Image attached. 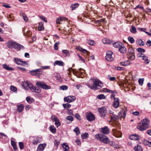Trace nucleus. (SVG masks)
Instances as JSON below:
<instances>
[{"mask_svg":"<svg viewBox=\"0 0 151 151\" xmlns=\"http://www.w3.org/2000/svg\"><path fill=\"white\" fill-rule=\"evenodd\" d=\"M87 86L91 89L96 90L102 87L103 86V84L99 80L93 79L89 82Z\"/></svg>","mask_w":151,"mask_h":151,"instance_id":"obj_1","label":"nucleus"},{"mask_svg":"<svg viewBox=\"0 0 151 151\" xmlns=\"http://www.w3.org/2000/svg\"><path fill=\"white\" fill-rule=\"evenodd\" d=\"M149 121L147 119H145L140 122L139 124L137 126V128L141 131L145 130L149 127Z\"/></svg>","mask_w":151,"mask_h":151,"instance_id":"obj_2","label":"nucleus"},{"mask_svg":"<svg viewBox=\"0 0 151 151\" xmlns=\"http://www.w3.org/2000/svg\"><path fill=\"white\" fill-rule=\"evenodd\" d=\"M95 136L98 140L104 144H108L110 142L109 138L103 134L99 133L96 134Z\"/></svg>","mask_w":151,"mask_h":151,"instance_id":"obj_3","label":"nucleus"},{"mask_svg":"<svg viewBox=\"0 0 151 151\" xmlns=\"http://www.w3.org/2000/svg\"><path fill=\"white\" fill-rule=\"evenodd\" d=\"M6 45L9 48H14L17 49L23 47L22 46L12 41H9L6 43Z\"/></svg>","mask_w":151,"mask_h":151,"instance_id":"obj_4","label":"nucleus"},{"mask_svg":"<svg viewBox=\"0 0 151 151\" xmlns=\"http://www.w3.org/2000/svg\"><path fill=\"white\" fill-rule=\"evenodd\" d=\"M126 112L125 110H123L120 111L119 113V116L114 114L111 116V120L114 121H116L119 118L123 117L124 118L126 116Z\"/></svg>","mask_w":151,"mask_h":151,"instance_id":"obj_5","label":"nucleus"},{"mask_svg":"<svg viewBox=\"0 0 151 151\" xmlns=\"http://www.w3.org/2000/svg\"><path fill=\"white\" fill-rule=\"evenodd\" d=\"M22 86L26 90L30 89L32 87V85L31 83L28 81H24L22 83Z\"/></svg>","mask_w":151,"mask_h":151,"instance_id":"obj_6","label":"nucleus"},{"mask_svg":"<svg viewBox=\"0 0 151 151\" xmlns=\"http://www.w3.org/2000/svg\"><path fill=\"white\" fill-rule=\"evenodd\" d=\"M113 52L111 51H108L106 52V55L105 58L106 60L109 61H112L114 60V58L112 56Z\"/></svg>","mask_w":151,"mask_h":151,"instance_id":"obj_7","label":"nucleus"},{"mask_svg":"<svg viewBox=\"0 0 151 151\" xmlns=\"http://www.w3.org/2000/svg\"><path fill=\"white\" fill-rule=\"evenodd\" d=\"M111 97L114 98V101L113 103V106L115 108H117L119 106V100L118 98H116L114 97V95H112L111 96Z\"/></svg>","mask_w":151,"mask_h":151,"instance_id":"obj_8","label":"nucleus"},{"mask_svg":"<svg viewBox=\"0 0 151 151\" xmlns=\"http://www.w3.org/2000/svg\"><path fill=\"white\" fill-rule=\"evenodd\" d=\"M98 111L101 116H105L107 112L106 109L104 107H102L101 108H99L98 109Z\"/></svg>","mask_w":151,"mask_h":151,"instance_id":"obj_9","label":"nucleus"},{"mask_svg":"<svg viewBox=\"0 0 151 151\" xmlns=\"http://www.w3.org/2000/svg\"><path fill=\"white\" fill-rule=\"evenodd\" d=\"M86 117L87 119L89 121H92L95 119L94 115L91 113H87L86 114Z\"/></svg>","mask_w":151,"mask_h":151,"instance_id":"obj_10","label":"nucleus"},{"mask_svg":"<svg viewBox=\"0 0 151 151\" xmlns=\"http://www.w3.org/2000/svg\"><path fill=\"white\" fill-rule=\"evenodd\" d=\"M76 99V97L73 96H69L64 98L65 102L68 103L72 102Z\"/></svg>","mask_w":151,"mask_h":151,"instance_id":"obj_11","label":"nucleus"},{"mask_svg":"<svg viewBox=\"0 0 151 151\" xmlns=\"http://www.w3.org/2000/svg\"><path fill=\"white\" fill-rule=\"evenodd\" d=\"M30 73L32 75H35L38 76V75H40L42 74V70L41 69H36L31 71Z\"/></svg>","mask_w":151,"mask_h":151,"instance_id":"obj_12","label":"nucleus"},{"mask_svg":"<svg viewBox=\"0 0 151 151\" xmlns=\"http://www.w3.org/2000/svg\"><path fill=\"white\" fill-rule=\"evenodd\" d=\"M36 85L43 89H47V84L43 82H38L36 83Z\"/></svg>","mask_w":151,"mask_h":151,"instance_id":"obj_13","label":"nucleus"},{"mask_svg":"<svg viewBox=\"0 0 151 151\" xmlns=\"http://www.w3.org/2000/svg\"><path fill=\"white\" fill-rule=\"evenodd\" d=\"M84 71V70L81 68H80L78 70L75 69H72L73 73L74 74L82 75Z\"/></svg>","mask_w":151,"mask_h":151,"instance_id":"obj_14","label":"nucleus"},{"mask_svg":"<svg viewBox=\"0 0 151 151\" xmlns=\"http://www.w3.org/2000/svg\"><path fill=\"white\" fill-rule=\"evenodd\" d=\"M113 135L116 137H120L122 136V134L121 132L118 131L116 129H112Z\"/></svg>","mask_w":151,"mask_h":151,"instance_id":"obj_15","label":"nucleus"},{"mask_svg":"<svg viewBox=\"0 0 151 151\" xmlns=\"http://www.w3.org/2000/svg\"><path fill=\"white\" fill-rule=\"evenodd\" d=\"M101 132L104 134H108L109 133V129L107 126H105L101 129Z\"/></svg>","mask_w":151,"mask_h":151,"instance_id":"obj_16","label":"nucleus"},{"mask_svg":"<svg viewBox=\"0 0 151 151\" xmlns=\"http://www.w3.org/2000/svg\"><path fill=\"white\" fill-rule=\"evenodd\" d=\"M14 60L16 63L17 65H24L26 64V62L22 61L19 58H15Z\"/></svg>","mask_w":151,"mask_h":151,"instance_id":"obj_17","label":"nucleus"},{"mask_svg":"<svg viewBox=\"0 0 151 151\" xmlns=\"http://www.w3.org/2000/svg\"><path fill=\"white\" fill-rule=\"evenodd\" d=\"M68 19L67 18L64 17H60L57 18L56 20V23L57 24H61L62 23L61 22L63 20L67 21Z\"/></svg>","mask_w":151,"mask_h":151,"instance_id":"obj_18","label":"nucleus"},{"mask_svg":"<svg viewBox=\"0 0 151 151\" xmlns=\"http://www.w3.org/2000/svg\"><path fill=\"white\" fill-rule=\"evenodd\" d=\"M31 90L32 92H35L37 93H39L41 91V89L39 88H37L33 86L31 88Z\"/></svg>","mask_w":151,"mask_h":151,"instance_id":"obj_19","label":"nucleus"},{"mask_svg":"<svg viewBox=\"0 0 151 151\" xmlns=\"http://www.w3.org/2000/svg\"><path fill=\"white\" fill-rule=\"evenodd\" d=\"M129 138L131 140H138L139 139V137L136 134H132L129 136Z\"/></svg>","mask_w":151,"mask_h":151,"instance_id":"obj_20","label":"nucleus"},{"mask_svg":"<svg viewBox=\"0 0 151 151\" xmlns=\"http://www.w3.org/2000/svg\"><path fill=\"white\" fill-rule=\"evenodd\" d=\"M132 64L131 62L129 60H127L125 61H122L120 63V65L124 66H126L130 65Z\"/></svg>","mask_w":151,"mask_h":151,"instance_id":"obj_21","label":"nucleus"},{"mask_svg":"<svg viewBox=\"0 0 151 151\" xmlns=\"http://www.w3.org/2000/svg\"><path fill=\"white\" fill-rule=\"evenodd\" d=\"M46 145V144H40L37 148V151H43Z\"/></svg>","mask_w":151,"mask_h":151,"instance_id":"obj_22","label":"nucleus"},{"mask_svg":"<svg viewBox=\"0 0 151 151\" xmlns=\"http://www.w3.org/2000/svg\"><path fill=\"white\" fill-rule=\"evenodd\" d=\"M54 65H58L60 66H63L64 65L63 62L61 60H56L54 63Z\"/></svg>","mask_w":151,"mask_h":151,"instance_id":"obj_23","label":"nucleus"},{"mask_svg":"<svg viewBox=\"0 0 151 151\" xmlns=\"http://www.w3.org/2000/svg\"><path fill=\"white\" fill-rule=\"evenodd\" d=\"M128 58L129 60H134L135 59V55L134 53H128Z\"/></svg>","mask_w":151,"mask_h":151,"instance_id":"obj_24","label":"nucleus"},{"mask_svg":"<svg viewBox=\"0 0 151 151\" xmlns=\"http://www.w3.org/2000/svg\"><path fill=\"white\" fill-rule=\"evenodd\" d=\"M134 150L135 151H142L143 149L142 146L139 145L135 146L134 147Z\"/></svg>","mask_w":151,"mask_h":151,"instance_id":"obj_25","label":"nucleus"},{"mask_svg":"<svg viewBox=\"0 0 151 151\" xmlns=\"http://www.w3.org/2000/svg\"><path fill=\"white\" fill-rule=\"evenodd\" d=\"M49 129V130L53 134L55 133L56 132V129L53 125H51L50 126Z\"/></svg>","mask_w":151,"mask_h":151,"instance_id":"obj_26","label":"nucleus"},{"mask_svg":"<svg viewBox=\"0 0 151 151\" xmlns=\"http://www.w3.org/2000/svg\"><path fill=\"white\" fill-rule=\"evenodd\" d=\"M122 44V43L118 42L114 43L113 45L114 47L116 48H119V49Z\"/></svg>","mask_w":151,"mask_h":151,"instance_id":"obj_27","label":"nucleus"},{"mask_svg":"<svg viewBox=\"0 0 151 151\" xmlns=\"http://www.w3.org/2000/svg\"><path fill=\"white\" fill-rule=\"evenodd\" d=\"M66 119L68 123H69L73 121V118L71 116H68L66 118Z\"/></svg>","mask_w":151,"mask_h":151,"instance_id":"obj_28","label":"nucleus"},{"mask_svg":"<svg viewBox=\"0 0 151 151\" xmlns=\"http://www.w3.org/2000/svg\"><path fill=\"white\" fill-rule=\"evenodd\" d=\"M4 68L7 70H13L14 69L10 67H9L6 64H4L2 65Z\"/></svg>","mask_w":151,"mask_h":151,"instance_id":"obj_29","label":"nucleus"},{"mask_svg":"<svg viewBox=\"0 0 151 151\" xmlns=\"http://www.w3.org/2000/svg\"><path fill=\"white\" fill-rule=\"evenodd\" d=\"M62 146L65 151H68L69 148L68 145L65 143H63L62 144Z\"/></svg>","mask_w":151,"mask_h":151,"instance_id":"obj_30","label":"nucleus"},{"mask_svg":"<svg viewBox=\"0 0 151 151\" xmlns=\"http://www.w3.org/2000/svg\"><path fill=\"white\" fill-rule=\"evenodd\" d=\"M119 51L123 53H124L126 52V49L124 47H122L121 46L119 49Z\"/></svg>","mask_w":151,"mask_h":151,"instance_id":"obj_31","label":"nucleus"},{"mask_svg":"<svg viewBox=\"0 0 151 151\" xmlns=\"http://www.w3.org/2000/svg\"><path fill=\"white\" fill-rule=\"evenodd\" d=\"M137 44L140 46H143L145 44L144 42L141 39L137 40Z\"/></svg>","mask_w":151,"mask_h":151,"instance_id":"obj_32","label":"nucleus"},{"mask_svg":"<svg viewBox=\"0 0 151 151\" xmlns=\"http://www.w3.org/2000/svg\"><path fill=\"white\" fill-rule=\"evenodd\" d=\"M43 24V22H41L39 23L38 27V29L39 31H41L44 29Z\"/></svg>","mask_w":151,"mask_h":151,"instance_id":"obj_33","label":"nucleus"},{"mask_svg":"<svg viewBox=\"0 0 151 151\" xmlns=\"http://www.w3.org/2000/svg\"><path fill=\"white\" fill-rule=\"evenodd\" d=\"M101 91L102 92H109L111 93H113V91L110 90L106 88H104L103 89H102L101 90Z\"/></svg>","mask_w":151,"mask_h":151,"instance_id":"obj_34","label":"nucleus"},{"mask_svg":"<svg viewBox=\"0 0 151 151\" xmlns=\"http://www.w3.org/2000/svg\"><path fill=\"white\" fill-rule=\"evenodd\" d=\"M142 59L145 61V63L146 64H148L150 62V61L149 60L148 57L147 56L145 55L144 56H143Z\"/></svg>","mask_w":151,"mask_h":151,"instance_id":"obj_35","label":"nucleus"},{"mask_svg":"<svg viewBox=\"0 0 151 151\" xmlns=\"http://www.w3.org/2000/svg\"><path fill=\"white\" fill-rule=\"evenodd\" d=\"M26 101L29 103H31L34 101V100L33 98H31L30 97H27L26 98Z\"/></svg>","mask_w":151,"mask_h":151,"instance_id":"obj_36","label":"nucleus"},{"mask_svg":"<svg viewBox=\"0 0 151 151\" xmlns=\"http://www.w3.org/2000/svg\"><path fill=\"white\" fill-rule=\"evenodd\" d=\"M62 52L63 54L65 55L66 56H70L69 52L68 50H63Z\"/></svg>","mask_w":151,"mask_h":151,"instance_id":"obj_37","label":"nucleus"},{"mask_svg":"<svg viewBox=\"0 0 151 151\" xmlns=\"http://www.w3.org/2000/svg\"><path fill=\"white\" fill-rule=\"evenodd\" d=\"M86 42L88 44L91 45H93L94 44V42L93 40H87Z\"/></svg>","mask_w":151,"mask_h":151,"instance_id":"obj_38","label":"nucleus"},{"mask_svg":"<svg viewBox=\"0 0 151 151\" xmlns=\"http://www.w3.org/2000/svg\"><path fill=\"white\" fill-rule=\"evenodd\" d=\"M11 145L13 147L14 149L16 150L17 149V147L16 142L14 141L11 140Z\"/></svg>","mask_w":151,"mask_h":151,"instance_id":"obj_39","label":"nucleus"},{"mask_svg":"<svg viewBox=\"0 0 151 151\" xmlns=\"http://www.w3.org/2000/svg\"><path fill=\"white\" fill-rule=\"evenodd\" d=\"M130 31L132 33H135L137 32L136 29L134 26H132L130 29Z\"/></svg>","mask_w":151,"mask_h":151,"instance_id":"obj_40","label":"nucleus"},{"mask_svg":"<svg viewBox=\"0 0 151 151\" xmlns=\"http://www.w3.org/2000/svg\"><path fill=\"white\" fill-rule=\"evenodd\" d=\"M79 6V4L77 3H76L72 4L71 6V7L72 8V10H73L75 9L76 8L78 7Z\"/></svg>","mask_w":151,"mask_h":151,"instance_id":"obj_41","label":"nucleus"},{"mask_svg":"<svg viewBox=\"0 0 151 151\" xmlns=\"http://www.w3.org/2000/svg\"><path fill=\"white\" fill-rule=\"evenodd\" d=\"M40 141L39 140L38 137L36 138V139L34 140L33 142V144L34 145H37V143H39Z\"/></svg>","mask_w":151,"mask_h":151,"instance_id":"obj_42","label":"nucleus"},{"mask_svg":"<svg viewBox=\"0 0 151 151\" xmlns=\"http://www.w3.org/2000/svg\"><path fill=\"white\" fill-rule=\"evenodd\" d=\"M97 98L98 99H105L106 97L104 95L101 94L98 95Z\"/></svg>","mask_w":151,"mask_h":151,"instance_id":"obj_43","label":"nucleus"},{"mask_svg":"<svg viewBox=\"0 0 151 151\" xmlns=\"http://www.w3.org/2000/svg\"><path fill=\"white\" fill-rule=\"evenodd\" d=\"M22 16L23 19L25 22H27L28 21V19L25 14L24 13H23L22 14Z\"/></svg>","mask_w":151,"mask_h":151,"instance_id":"obj_44","label":"nucleus"},{"mask_svg":"<svg viewBox=\"0 0 151 151\" xmlns=\"http://www.w3.org/2000/svg\"><path fill=\"white\" fill-rule=\"evenodd\" d=\"M129 41L131 43H133L134 42V40L132 37H129L128 38Z\"/></svg>","mask_w":151,"mask_h":151,"instance_id":"obj_45","label":"nucleus"},{"mask_svg":"<svg viewBox=\"0 0 151 151\" xmlns=\"http://www.w3.org/2000/svg\"><path fill=\"white\" fill-rule=\"evenodd\" d=\"M105 22V20L104 19H101L99 20H96V22L99 25L101 24V23H104Z\"/></svg>","mask_w":151,"mask_h":151,"instance_id":"obj_46","label":"nucleus"},{"mask_svg":"<svg viewBox=\"0 0 151 151\" xmlns=\"http://www.w3.org/2000/svg\"><path fill=\"white\" fill-rule=\"evenodd\" d=\"M73 131L76 133L77 135L78 134L80 133V130L78 127H76L73 130Z\"/></svg>","mask_w":151,"mask_h":151,"instance_id":"obj_47","label":"nucleus"},{"mask_svg":"<svg viewBox=\"0 0 151 151\" xmlns=\"http://www.w3.org/2000/svg\"><path fill=\"white\" fill-rule=\"evenodd\" d=\"M24 106L23 105H21L18 106V111L20 112H21L23 110Z\"/></svg>","mask_w":151,"mask_h":151,"instance_id":"obj_48","label":"nucleus"},{"mask_svg":"<svg viewBox=\"0 0 151 151\" xmlns=\"http://www.w3.org/2000/svg\"><path fill=\"white\" fill-rule=\"evenodd\" d=\"M63 106L64 108L67 109L68 108H70L71 107V105L70 104L66 103L65 104H63Z\"/></svg>","mask_w":151,"mask_h":151,"instance_id":"obj_49","label":"nucleus"},{"mask_svg":"<svg viewBox=\"0 0 151 151\" xmlns=\"http://www.w3.org/2000/svg\"><path fill=\"white\" fill-rule=\"evenodd\" d=\"M51 119L55 122H58V120H59L54 115H52Z\"/></svg>","mask_w":151,"mask_h":151,"instance_id":"obj_50","label":"nucleus"},{"mask_svg":"<svg viewBox=\"0 0 151 151\" xmlns=\"http://www.w3.org/2000/svg\"><path fill=\"white\" fill-rule=\"evenodd\" d=\"M88 134L87 133H85L81 135V137L83 139H85L88 137Z\"/></svg>","mask_w":151,"mask_h":151,"instance_id":"obj_51","label":"nucleus"},{"mask_svg":"<svg viewBox=\"0 0 151 151\" xmlns=\"http://www.w3.org/2000/svg\"><path fill=\"white\" fill-rule=\"evenodd\" d=\"M60 143V142L58 140H55L54 141V146L57 148Z\"/></svg>","mask_w":151,"mask_h":151,"instance_id":"obj_52","label":"nucleus"},{"mask_svg":"<svg viewBox=\"0 0 151 151\" xmlns=\"http://www.w3.org/2000/svg\"><path fill=\"white\" fill-rule=\"evenodd\" d=\"M144 79L143 78H139L138 80V83L139 85L142 86L143 84Z\"/></svg>","mask_w":151,"mask_h":151,"instance_id":"obj_53","label":"nucleus"},{"mask_svg":"<svg viewBox=\"0 0 151 151\" xmlns=\"http://www.w3.org/2000/svg\"><path fill=\"white\" fill-rule=\"evenodd\" d=\"M108 78L109 79L110 81H114L116 80V78L115 77H111L109 75L108 76Z\"/></svg>","mask_w":151,"mask_h":151,"instance_id":"obj_54","label":"nucleus"},{"mask_svg":"<svg viewBox=\"0 0 151 151\" xmlns=\"http://www.w3.org/2000/svg\"><path fill=\"white\" fill-rule=\"evenodd\" d=\"M60 88L63 90H66L68 89V87L66 86H62L60 87Z\"/></svg>","mask_w":151,"mask_h":151,"instance_id":"obj_55","label":"nucleus"},{"mask_svg":"<svg viewBox=\"0 0 151 151\" xmlns=\"http://www.w3.org/2000/svg\"><path fill=\"white\" fill-rule=\"evenodd\" d=\"M60 42L59 41L57 42L54 44V49L55 50H57L58 49V45L59 44Z\"/></svg>","mask_w":151,"mask_h":151,"instance_id":"obj_56","label":"nucleus"},{"mask_svg":"<svg viewBox=\"0 0 151 151\" xmlns=\"http://www.w3.org/2000/svg\"><path fill=\"white\" fill-rule=\"evenodd\" d=\"M67 114L70 115H73V111L70 109H68V112Z\"/></svg>","mask_w":151,"mask_h":151,"instance_id":"obj_57","label":"nucleus"},{"mask_svg":"<svg viewBox=\"0 0 151 151\" xmlns=\"http://www.w3.org/2000/svg\"><path fill=\"white\" fill-rule=\"evenodd\" d=\"M10 89L12 91L15 92L17 91V88L14 86H12L10 87Z\"/></svg>","mask_w":151,"mask_h":151,"instance_id":"obj_58","label":"nucleus"},{"mask_svg":"<svg viewBox=\"0 0 151 151\" xmlns=\"http://www.w3.org/2000/svg\"><path fill=\"white\" fill-rule=\"evenodd\" d=\"M19 147L21 150H22L24 148V144L23 142H19Z\"/></svg>","mask_w":151,"mask_h":151,"instance_id":"obj_59","label":"nucleus"},{"mask_svg":"<svg viewBox=\"0 0 151 151\" xmlns=\"http://www.w3.org/2000/svg\"><path fill=\"white\" fill-rule=\"evenodd\" d=\"M79 58V60H81L83 63H85V60L83 59L80 55L79 54H77Z\"/></svg>","mask_w":151,"mask_h":151,"instance_id":"obj_60","label":"nucleus"},{"mask_svg":"<svg viewBox=\"0 0 151 151\" xmlns=\"http://www.w3.org/2000/svg\"><path fill=\"white\" fill-rule=\"evenodd\" d=\"M137 51L139 52H144L145 51V49L140 48H138L137 49Z\"/></svg>","mask_w":151,"mask_h":151,"instance_id":"obj_61","label":"nucleus"},{"mask_svg":"<svg viewBox=\"0 0 151 151\" xmlns=\"http://www.w3.org/2000/svg\"><path fill=\"white\" fill-rule=\"evenodd\" d=\"M128 53H130V54L134 53V50H133V49L132 48H129V49Z\"/></svg>","mask_w":151,"mask_h":151,"instance_id":"obj_62","label":"nucleus"},{"mask_svg":"<svg viewBox=\"0 0 151 151\" xmlns=\"http://www.w3.org/2000/svg\"><path fill=\"white\" fill-rule=\"evenodd\" d=\"M76 118L79 120H81V116L80 115L78 114H76L75 115Z\"/></svg>","mask_w":151,"mask_h":151,"instance_id":"obj_63","label":"nucleus"},{"mask_svg":"<svg viewBox=\"0 0 151 151\" xmlns=\"http://www.w3.org/2000/svg\"><path fill=\"white\" fill-rule=\"evenodd\" d=\"M146 45L148 46H151V41L150 40H148L146 42Z\"/></svg>","mask_w":151,"mask_h":151,"instance_id":"obj_64","label":"nucleus"}]
</instances>
